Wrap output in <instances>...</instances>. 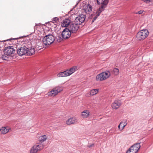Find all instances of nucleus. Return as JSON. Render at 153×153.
Wrapping results in <instances>:
<instances>
[{"label":"nucleus","instance_id":"nucleus-22","mask_svg":"<svg viewBox=\"0 0 153 153\" xmlns=\"http://www.w3.org/2000/svg\"><path fill=\"white\" fill-rule=\"evenodd\" d=\"M67 71L59 73L57 74V76L59 77H64L69 76Z\"/></svg>","mask_w":153,"mask_h":153},{"label":"nucleus","instance_id":"nucleus-13","mask_svg":"<svg viewBox=\"0 0 153 153\" xmlns=\"http://www.w3.org/2000/svg\"><path fill=\"white\" fill-rule=\"evenodd\" d=\"M92 10V7L91 5L89 4H85L84 6L83 11L86 13L88 14L91 13Z\"/></svg>","mask_w":153,"mask_h":153},{"label":"nucleus","instance_id":"nucleus-12","mask_svg":"<svg viewBox=\"0 0 153 153\" xmlns=\"http://www.w3.org/2000/svg\"><path fill=\"white\" fill-rule=\"evenodd\" d=\"M121 105V102L120 100H115L111 104V107L114 109H116L119 108Z\"/></svg>","mask_w":153,"mask_h":153},{"label":"nucleus","instance_id":"nucleus-28","mask_svg":"<svg viewBox=\"0 0 153 153\" xmlns=\"http://www.w3.org/2000/svg\"><path fill=\"white\" fill-rule=\"evenodd\" d=\"M58 20H59V19L57 17L53 18V19H52V20L53 21H54L55 22H56L58 21Z\"/></svg>","mask_w":153,"mask_h":153},{"label":"nucleus","instance_id":"nucleus-7","mask_svg":"<svg viewBox=\"0 0 153 153\" xmlns=\"http://www.w3.org/2000/svg\"><path fill=\"white\" fill-rule=\"evenodd\" d=\"M79 25L77 23L72 22L70 25L68 29L73 33H75L79 29Z\"/></svg>","mask_w":153,"mask_h":153},{"label":"nucleus","instance_id":"nucleus-6","mask_svg":"<svg viewBox=\"0 0 153 153\" xmlns=\"http://www.w3.org/2000/svg\"><path fill=\"white\" fill-rule=\"evenodd\" d=\"M62 90L61 87H56L53 88L51 91L49 92L48 94L49 97H54L56 95L59 93Z\"/></svg>","mask_w":153,"mask_h":153},{"label":"nucleus","instance_id":"nucleus-19","mask_svg":"<svg viewBox=\"0 0 153 153\" xmlns=\"http://www.w3.org/2000/svg\"><path fill=\"white\" fill-rule=\"evenodd\" d=\"M77 70V67L76 66H73L69 70H67L66 71L68 73V76H70L74 73L75 71Z\"/></svg>","mask_w":153,"mask_h":153},{"label":"nucleus","instance_id":"nucleus-14","mask_svg":"<svg viewBox=\"0 0 153 153\" xmlns=\"http://www.w3.org/2000/svg\"><path fill=\"white\" fill-rule=\"evenodd\" d=\"M77 122V119L76 117H73L68 119L66 122V123L67 125H71L76 124Z\"/></svg>","mask_w":153,"mask_h":153},{"label":"nucleus","instance_id":"nucleus-15","mask_svg":"<svg viewBox=\"0 0 153 153\" xmlns=\"http://www.w3.org/2000/svg\"><path fill=\"white\" fill-rule=\"evenodd\" d=\"M140 147L139 143H137L131 146L130 147V149L132 150L133 152L137 153Z\"/></svg>","mask_w":153,"mask_h":153},{"label":"nucleus","instance_id":"nucleus-25","mask_svg":"<svg viewBox=\"0 0 153 153\" xmlns=\"http://www.w3.org/2000/svg\"><path fill=\"white\" fill-rule=\"evenodd\" d=\"M119 73V70L117 68H114L113 69L112 73L114 75H118Z\"/></svg>","mask_w":153,"mask_h":153},{"label":"nucleus","instance_id":"nucleus-10","mask_svg":"<svg viewBox=\"0 0 153 153\" xmlns=\"http://www.w3.org/2000/svg\"><path fill=\"white\" fill-rule=\"evenodd\" d=\"M15 52V50L12 46H8L6 48L4 51V53L7 55H10Z\"/></svg>","mask_w":153,"mask_h":153},{"label":"nucleus","instance_id":"nucleus-2","mask_svg":"<svg viewBox=\"0 0 153 153\" xmlns=\"http://www.w3.org/2000/svg\"><path fill=\"white\" fill-rule=\"evenodd\" d=\"M110 75L111 74L109 71L102 72L96 76V80L97 81L104 80L108 78Z\"/></svg>","mask_w":153,"mask_h":153},{"label":"nucleus","instance_id":"nucleus-18","mask_svg":"<svg viewBox=\"0 0 153 153\" xmlns=\"http://www.w3.org/2000/svg\"><path fill=\"white\" fill-rule=\"evenodd\" d=\"M71 21L68 19H66L63 21L61 24V26L63 27H68L71 23Z\"/></svg>","mask_w":153,"mask_h":153},{"label":"nucleus","instance_id":"nucleus-21","mask_svg":"<svg viewBox=\"0 0 153 153\" xmlns=\"http://www.w3.org/2000/svg\"><path fill=\"white\" fill-rule=\"evenodd\" d=\"M35 50L34 48H28L27 55L30 56L32 55L35 53Z\"/></svg>","mask_w":153,"mask_h":153},{"label":"nucleus","instance_id":"nucleus-16","mask_svg":"<svg viewBox=\"0 0 153 153\" xmlns=\"http://www.w3.org/2000/svg\"><path fill=\"white\" fill-rule=\"evenodd\" d=\"M127 122L126 120L121 121L118 126V128L120 131L123 130L127 125Z\"/></svg>","mask_w":153,"mask_h":153},{"label":"nucleus","instance_id":"nucleus-24","mask_svg":"<svg viewBox=\"0 0 153 153\" xmlns=\"http://www.w3.org/2000/svg\"><path fill=\"white\" fill-rule=\"evenodd\" d=\"M99 89H93L91 90L89 92L90 96H92L97 94L99 91Z\"/></svg>","mask_w":153,"mask_h":153},{"label":"nucleus","instance_id":"nucleus-3","mask_svg":"<svg viewBox=\"0 0 153 153\" xmlns=\"http://www.w3.org/2000/svg\"><path fill=\"white\" fill-rule=\"evenodd\" d=\"M149 34V32L147 30H142L137 33L136 37L138 40L141 41L145 39Z\"/></svg>","mask_w":153,"mask_h":153},{"label":"nucleus","instance_id":"nucleus-27","mask_svg":"<svg viewBox=\"0 0 153 153\" xmlns=\"http://www.w3.org/2000/svg\"><path fill=\"white\" fill-rule=\"evenodd\" d=\"M126 153H135L134 152H133L132 150L130 149H129L127 151Z\"/></svg>","mask_w":153,"mask_h":153},{"label":"nucleus","instance_id":"nucleus-1","mask_svg":"<svg viewBox=\"0 0 153 153\" xmlns=\"http://www.w3.org/2000/svg\"><path fill=\"white\" fill-rule=\"evenodd\" d=\"M98 4H101V6L96 12V15L95 16L93 20V22H94L97 17L99 16L100 13L103 11V9L106 7L108 3V0H97Z\"/></svg>","mask_w":153,"mask_h":153},{"label":"nucleus","instance_id":"nucleus-5","mask_svg":"<svg viewBox=\"0 0 153 153\" xmlns=\"http://www.w3.org/2000/svg\"><path fill=\"white\" fill-rule=\"evenodd\" d=\"M44 147L43 144L37 143L34 145L30 150V153H36L42 150Z\"/></svg>","mask_w":153,"mask_h":153},{"label":"nucleus","instance_id":"nucleus-20","mask_svg":"<svg viewBox=\"0 0 153 153\" xmlns=\"http://www.w3.org/2000/svg\"><path fill=\"white\" fill-rule=\"evenodd\" d=\"M10 128L4 127H2L0 128V133L1 134H5L8 132Z\"/></svg>","mask_w":153,"mask_h":153},{"label":"nucleus","instance_id":"nucleus-30","mask_svg":"<svg viewBox=\"0 0 153 153\" xmlns=\"http://www.w3.org/2000/svg\"><path fill=\"white\" fill-rule=\"evenodd\" d=\"M143 12V11L142 10H140L138 11V14H141Z\"/></svg>","mask_w":153,"mask_h":153},{"label":"nucleus","instance_id":"nucleus-17","mask_svg":"<svg viewBox=\"0 0 153 153\" xmlns=\"http://www.w3.org/2000/svg\"><path fill=\"white\" fill-rule=\"evenodd\" d=\"M90 113V112L89 110H84L81 113V117L83 119L89 117Z\"/></svg>","mask_w":153,"mask_h":153},{"label":"nucleus","instance_id":"nucleus-11","mask_svg":"<svg viewBox=\"0 0 153 153\" xmlns=\"http://www.w3.org/2000/svg\"><path fill=\"white\" fill-rule=\"evenodd\" d=\"M28 48L25 46L22 47L17 50V53L19 56H22L27 55Z\"/></svg>","mask_w":153,"mask_h":153},{"label":"nucleus","instance_id":"nucleus-31","mask_svg":"<svg viewBox=\"0 0 153 153\" xmlns=\"http://www.w3.org/2000/svg\"><path fill=\"white\" fill-rule=\"evenodd\" d=\"M39 24H36V25L34 27V29H35L36 28V27L37 26H39Z\"/></svg>","mask_w":153,"mask_h":153},{"label":"nucleus","instance_id":"nucleus-23","mask_svg":"<svg viewBox=\"0 0 153 153\" xmlns=\"http://www.w3.org/2000/svg\"><path fill=\"white\" fill-rule=\"evenodd\" d=\"M47 138L46 135H44L40 136L39 138V140L40 143H42L43 142L46 141Z\"/></svg>","mask_w":153,"mask_h":153},{"label":"nucleus","instance_id":"nucleus-4","mask_svg":"<svg viewBox=\"0 0 153 153\" xmlns=\"http://www.w3.org/2000/svg\"><path fill=\"white\" fill-rule=\"evenodd\" d=\"M55 40L52 34L45 36L43 39V42L45 45H49L53 43Z\"/></svg>","mask_w":153,"mask_h":153},{"label":"nucleus","instance_id":"nucleus-9","mask_svg":"<svg viewBox=\"0 0 153 153\" xmlns=\"http://www.w3.org/2000/svg\"><path fill=\"white\" fill-rule=\"evenodd\" d=\"M85 18L86 16L85 15L81 14L76 18L75 19V22L77 23L78 25H80L84 21Z\"/></svg>","mask_w":153,"mask_h":153},{"label":"nucleus","instance_id":"nucleus-26","mask_svg":"<svg viewBox=\"0 0 153 153\" xmlns=\"http://www.w3.org/2000/svg\"><path fill=\"white\" fill-rule=\"evenodd\" d=\"M9 55H7L4 53V54L2 56V58L5 60H7L8 59V56Z\"/></svg>","mask_w":153,"mask_h":153},{"label":"nucleus","instance_id":"nucleus-29","mask_svg":"<svg viewBox=\"0 0 153 153\" xmlns=\"http://www.w3.org/2000/svg\"><path fill=\"white\" fill-rule=\"evenodd\" d=\"M94 145V144H91L90 145H88L87 146L89 148H91L92 146H93Z\"/></svg>","mask_w":153,"mask_h":153},{"label":"nucleus","instance_id":"nucleus-8","mask_svg":"<svg viewBox=\"0 0 153 153\" xmlns=\"http://www.w3.org/2000/svg\"><path fill=\"white\" fill-rule=\"evenodd\" d=\"M71 33L68 28H65L62 33V36L63 39H68L71 36Z\"/></svg>","mask_w":153,"mask_h":153}]
</instances>
